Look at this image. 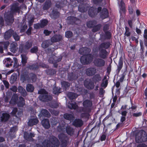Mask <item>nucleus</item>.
I'll list each match as a JSON object with an SVG mask.
<instances>
[{"mask_svg": "<svg viewBox=\"0 0 147 147\" xmlns=\"http://www.w3.org/2000/svg\"><path fill=\"white\" fill-rule=\"evenodd\" d=\"M19 5L18 3H15L11 5L10 11L6 13L4 15V18L6 22L10 23H12L13 22V14L16 12H19L20 8Z\"/></svg>", "mask_w": 147, "mask_h": 147, "instance_id": "1", "label": "nucleus"}, {"mask_svg": "<svg viewBox=\"0 0 147 147\" xmlns=\"http://www.w3.org/2000/svg\"><path fill=\"white\" fill-rule=\"evenodd\" d=\"M92 102L89 100H86L83 102V105L84 107H82L79 109L78 111L81 113L80 117L81 118H88L89 116V113L90 112V108L92 105Z\"/></svg>", "mask_w": 147, "mask_h": 147, "instance_id": "2", "label": "nucleus"}, {"mask_svg": "<svg viewBox=\"0 0 147 147\" xmlns=\"http://www.w3.org/2000/svg\"><path fill=\"white\" fill-rule=\"evenodd\" d=\"M60 143L57 138L54 136H51L48 140H44L42 143V147H58Z\"/></svg>", "mask_w": 147, "mask_h": 147, "instance_id": "3", "label": "nucleus"}, {"mask_svg": "<svg viewBox=\"0 0 147 147\" xmlns=\"http://www.w3.org/2000/svg\"><path fill=\"white\" fill-rule=\"evenodd\" d=\"M38 93L40 94L38 98L42 102H48L52 99V96L49 95L48 93L44 89H42L38 90Z\"/></svg>", "mask_w": 147, "mask_h": 147, "instance_id": "4", "label": "nucleus"}, {"mask_svg": "<svg viewBox=\"0 0 147 147\" xmlns=\"http://www.w3.org/2000/svg\"><path fill=\"white\" fill-rule=\"evenodd\" d=\"M147 141V135L143 130L140 131L136 135L135 141L136 143L144 142Z\"/></svg>", "mask_w": 147, "mask_h": 147, "instance_id": "5", "label": "nucleus"}, {"mask_svg": "<svg viewBox=\"0 0 147 147\" xmlns=\"http://www.w3.org/2000/svg\"><path fill=\"white\" fill-rule=\"evenodd\" d=\"M33 42L30 41L26 42L24 45H20L19 47V50L21 53L25 52L26 51L29 50L32 46Z\"/></svg>", "mask_w": 147, "mask_h": 147, "instance_id": "6", "label": "nucleus"}, {"mask_svg": "<svg viewBox=\"0 0 147 147\" xmlns=\"http://www.w3.org/2000/svg\"><path fill=\"white\" fill-rule=\"evenodd\" d=\"M93 63L95 66L101 67L105 65V61L103 59L100 58H95L94 59Z\"/></svg>", "mask_w": 147, "mask_h": 147, "instance_id": "7", "label": "nucleus"}, {"mask_svg": "<svg viewBox=\"0 0 147 147\" xmlns=\"http://www.w3.org/2000/svg\"><path fill=\"white\" fill-rule=\"evenodd\" d=\"M59 138L61 142V147H66L67 144V136L64 134H61L59 135Z\"/></svg>", "mask_w": 147, "mask_h": 147, "instance_id": "8", "label": "nucleus"}, {"mask_svg": "<svg viewBox=\"0 0 147 147\" xmlns=\"http://www.w3.org/2000/svg\"><path fill=\"white\" fill-rule=\"evenodd\" d=\"M85 86L88 89H92L94 87V83L90 79L85 80L84 82Z\"/></svg>", "mask_w": 147, "mask_h": 147, "instance_id": "9", "label": "nucleus"}, {"mask_svg": "<svg viewBox=\"0 0 147 147\" xmlns=\"http://www.w3.org/2000/svg\"><path fill=\"white\" fill-rule=\"evenodd\" d=\"M98 50L99 51L98 55L100 58L103 59H105L107 58L109 53L105 49H98Z\"/></svg>", "mask_w": 147, "mask_h": 147, "instance_id": "10", "label": "nucleus"}, {"mask_svg": "<svg viewBox=\"0 0 147 147\" xmlns=\"http://www.w3.org/2000/svg\"><path fill=\"white\" fill-rule=\"evenodd\" d=\"M78 77V73L77 72H74L68 74V79L69 81H72L77 80Z\"/></svg>", "mask_w": 147, "mask_h": 147, "instance_id": "11", "label": "nucleus"}, {"mask_svg": "<svg viewBox=\"0 0 147 147\" xmlns=\"http://www.w3.org/2000/svg\"><path fill=\"white\" fill-rule=\"evenodd\" d=\"M83 124L82 120L80 119H76L73 122L72 125L77 127H81Z\"/></svg>", "mask_w": 147, "mask_h": 147, "instance_id": "12", "label": "nucleus"}, {"mask_svg": "<svg viewBox=\"0 0 147 147\" xmlns=\"http://www.w3.org/2000/svg\"><path fill=\"white\" fill-rule=\"evenodd\" d=\"M62 39V36L60 35L56 34L54 35L51 38V42H59Z\"/></svg>", "mask_w": 147, "mask_h": 147, "instance_id": "13", "label": "nucleus"}, {"mask_svg": "<svg viewBox=\"0 0 147 147\" xmlns=\"http://www.w3.org/2000/svg\"><path fill=\"white\" fill-rule=\"evenodd\" d=\"M91 49L87 47H82L80 48L79 51V53L81 55H86L90 52Z\"/></svg>", "mask_w": 147, "mask_h": 147, "instance_id": "14", "label": "nucleus"}, {"mask_svg": "<svg viewBox=\"0 0 147 147\" xmlns=\"http://www.w3.org/2000/svg\"><path fill=\"white\" fill-rule=\"evenodd\" d=\"M96 72V69L95 68L90 67L87 69L86 74L88 76H91L95 74Z\"/></svg>", "mask_w": 147, "mask_h": 147, "instance_id": "15", "label": "nucleus"}, {"mask_svg": "<svg viewBox=\"0 0 147 147\" xmlns=\"http://www.w3.org/2000/svg\"><path fill=\"white\" fill-rule=\"evenodd\" d=\"M39 121L37 118L35 117H31L28 122V126H31L37 124Z\"/></svg>", "mask_w": 147, "mask_h": 147, "instance_id": "16", "label": "nucleus"}, {"mask_svg": "<svg viewBox=\"0 0 147 147\" xmlns=\"http://www.w3.org/2000/svg\"><path fill=\"white\" fill-rule=\"evenodd\" d=\"M110 42H104L101 43L98 47V49L104 50L108 49L110 47Z\"/></svg>", "mask_w": 147, "mask_h": 147, "instance_id": "17", "label": "nucleus"}, {"mask_svg": "<svg viewBox=\"0 0 147 147\" xmlns=\"http://www.w3.org/2000/svg\"><path fill=\"white\" fill-rule=\"evenodd\" d=\"M79 21L78 18L73 16H69L67 18V23L69 24H73L76 23L77 21Z\"/></svg>", "mask_w": 147, "mask_h": 147, "instance_id": "18", "label": "nucleus"}, {"mask_svg": "<svg viewBox=\"0 0 147 147\" xmlns=\"http://www.w3.org/2000/svg\"><path fill=\"white\" fill-rule=\"evenodd\" d=\"M39 115L41 117H50L51 115L49 112L46 109H42Z\"/></svg>", "mask_w": 147, "mask_h": 147, "instance_id": "19", "label": "nucleus"}, {"mask_svg": "<svg viewBox=\"0 0 147 147\" xmlns=\"http://www.w3.org/2000/svg\"><path fill=\"white\" fill-rule=\"evenodd\" d=\"M109 12L106 8H104L102 10L100 13V17L103 19L108 17Z\"/></svg>", "mask_w": 147, "mask_h": 147, "instance_id": "20", "label": "nucleus"}, {"mask_svg": "<svg viewBox=\"0 0 147 147\" xmlns=\"http://www.w3.org/2000/svg\"><path fill=\"white\" fill-rule=\"evenodd\" d=\"M13 30L12 29H9L6 31L4 33V38L5 40H8L9 39L12 35Z\"/></svg>", "mask_w": 147, "mask_h": 147, "instance_id": "21", "label": "nucleus"}, {"mask_svg": "<svg viewBox=\"0 0 147 147\" xmlns=\"http://www.w3.org/2000/svg\"><path fill=\"white\" fill-rule=\"evenodd\" d=\"M41 124L42 126L45 129H48L50 127L49 121L47 119H44L41 121Z\"/></svg>", "mask_w": 147, "mask_h": 147, "instance_id": "22", "label": "nucleus"}, {"mask_svg": "<svg viewBox=\"0 0 147 147\" xmlns=\"http://www.w3.org/2000/svg\"><path fill=\"white\" fill-rule=\"evenodd\" d=\"M93 80L95 84H99V82L102 80V78L100 74H97L93 76Z\"/></svg>", "mask_w": 147, "mask_h": 147, "instance_id": "23", "label": "nucleus"}, {"mask_svg": "<svg viewBox=\"0 0 147 147\" xmlns=\"http://www.w3.org/2000/svg\"><path fill=\"white\" fill-rule=\"evenodd\" d=\"M18 44L16 42H13L10 44V51L13 53H15L17 51L18 48Z\"/></svg>", "mask_w": 147, "mask_h": 147, "instance_id": "24", "label": "nucleus"}, {"mask_svg": "<svg viewBox=\"0 0 147 147\" xmlns=\"http://www.w3.org/2000/svg\"><path fill=\"white\" fill-rule=\"evenodd\" d=\"M3 63L5 65L6 67H9L12 66V63H13V61L10 58H8L4 59L3 61Z\"/></svg>", "mask_w": 147, "mask_h": 147, "instance_id": "25", "label": "nucleus"}, {"mask_svg": "<svg viewBox=\"0 0 147 147\" xmlns=\"http://www.w3.org/2000/svg\"><path fill=\"white\" fill-rule=\"evenodd\" d=\"M18 92L20 93L21 95L24 97L26 96L27 95V93L24 88L22 86H19L18 87Z\"/></svg>", "mask_w": 147, "mask_h": 147, "instance_id": "26", "label": "nucleus"}, {"mask_svg": "<svg viewBox=\"0 0 147 147\" xmlns=\"http://www.w3.org/2000/svg\"><path fill=\"white\" fill-rule=\"evenodd\" d=\"M51 44L52 43L49 40H46L42 42L41 44V47L45 49Z\"/></svg>", "mask_w": 147, "mask_h": 147, "instance_id": "27", "label": "nucleus"}, {"mask_svg": "<svg viewBox=\"0 0 147 147\" xmlns=\"http://www.w3.org/2000/svg\"><path fill=\"white\" fill-rule=\"evenodd\" d=\"M51 3L50 0H47L43 5V9L44 10H48L51 6Z\"/></svg>", "mask_w": 147, "mask_h": 147, "instance_id": "28", "label": "nucleus"}, {"mask_svg": "<svg viewBox=\"0 0 147 147\" xmlns=\"http://www.w3.org/2000/svg\"><path fill=\"white\" fill-rule=\"evenodd\" d=\"M108 84V80L107 79V77L105 76L102 79V82L101 84V86L104 88H105L107 86Z\"/></svg>", "mask_w": 147, "mask_h": 147, "instance_id": "29", "label": "nucleus"}, {"mask_svg": "<svg viewBox=\"0 0 147 147\" xmlns=\"http://www.w3.org/2000/svg\"><path fill=\"white\" fill-rule=\"evenodd\" d=\"M9 115L6 113H3L1 117V121L2 122H5L7 121L9 118Z\"/></svg>", "mask_w": 147, "mask_h": 147, "instance_id": "30", "label": "nucleus"}, {"mask_svg": "<svg viewBox=\"0 0 147 147\" xmlns=\"http://www.w3.org/2000/svg\"><path fill=\"white\" fill-rule=\"evenodd\" d=\"M67 107L70 109H76L78 107V106L76 104V103L74 102V103L68 102L67 104Z\"/></svg>", "mask_w": 147, "mask_h": 147, "instance_id": "31", "label": "nucleus"}, {"mask_svg": "<svg viewBox=\"0 0 147 147\" xmlns=\"http://www.w3.org/2000/svg\"><path fill=\"white\" fill-rule=\"evenodd\" d=\"M18 96L16 94L13 95L11 100L9 102V103L12 104H15L18 99Z\"/></svg>", "mask_w": 147, "mask_h": 147, "instance_id": "32", "label": "nucleus"}, {"mask_svg": "<svg viewBox=\"0 0 147 147\" xmlns=\"http://www.w3.org/2000/svg\"><path fill=\"white\" fill-rule=\"evenodd\" d=\"M25 104V101L24 98L22 96L19 97V101L17 103L19 107H23Z\"/></svg>", "mask_w": 147, "mask_h": 147, "instance_id": "33", "label": "nucleus"}, {"mask_svg": "<svg viewBox=\"0 0 147 147\" xmlns=\"http://www.w3.org/2000/svg\"><path fill=\"white\" fill-rule=\"evenodd\" d=\"M59 16V13L57 11L53 10L51 13L50 14L51 18L55 19L58 18Z\"/></svg>", "mask_w": 147, "mask_h": 147, "instance_id": "34", "label": "nucleus"}, {"mask_svg": "<svg viewBox=\"0 0 147 147\" xmlns=\"http://www.w3.org/2000/svg\"><path fill=\"white\" fill-rule=\"evenodd\" d=\"M67 96L68 98L71 100L75 99L78 97V95L72 92H68Z\"/></svg>", "mask_w": 147, "mask_h": 147, "instance_id": "35", "label": "nucleus"}, {"mask_svg": "<svg viewBox=\"0 0 147 147\" xmlns=\"http://www.w3.org/2000/svg\"><path fill=\"white\" fill-rule=\"evenodd\" d=\"M64 117L65 119L70 121H72L74 118L73 115L68 113L64 114Z\"/></svg>", "mask_w": 147, "mask_h": 147, "instance_id": "36", "label": "nucleus"}, {"mask_svg": "<svg viewBox=\"0 0 147 147\" xmlns=\"http://www.w3.org/2000/svg\"><path fill=\"white\" fill-rule=\"evenodd\" d=\"M123 61L121 57L120 58L118 65H117L118 68L117 70L118 72L119 73L123 67Z\"/></svg>", "mask_w": 147, "mask_h": 147, "instance_id": "37", "label": "nucleus"}, {"mask_svg": "<svg viewBox=\"0 0 147 147\" xmlns=\"http://www.w3.org/2000/svg\"><path fill=\"white\" fill-rule=\"evenodd\" d=\"M12 36L15 40L18 41L20 40V36L18 34L13 30V32L12 35Z\"/></svg>", "mask_w": 147, "mask_h": 147, "instance_id": "38", "label": "nucleus"}, {"mask_svg": "<svg viewBox=\"0 0 147 147\" xmlns=\"http://www.w3.org/2000/svg\"><path fill=\"white\" fill-rule=\"evenodd\" d=\"M21 56L22 59V65L24 66L27 62V60L28 58L26 57V55L24 54H22Z\"/></svg>", "mask_w": 147, "mask_h": 147, "instance_id": "39", "label": "nucleus"}, {"mask_svg": "<svg viewBox=\"0 0 147 147\" xmlns=\"http://www.w3.org/2000/svg\"><path fill=\"white\" fill-rule=\"evenodd\" d=\"M66 131L68 134L70 135H72L74 134V130L70 126H67L66 128Z\"/></svg>", "mask_w": 147, "mask_h": 147, "instance_id": "40", "label": "nucleus"}, {"mask_svg": "<svg viewBox=\"0 0 147 147\" xmlns=\"http://www.w3.org/2000/svg\"><path fill=\"white\" fill-rule=\"evenodd\" d=\"M26 90L28 92H32L34 90V87L32 85L28 84L26 85Z\"/></svg>", "mask_w": 147, "mask_h": 147, "instance_id": "41", "label": "nucleus"}, {"mask_svg": "<svg viewBox=\"0 0 147 147\" xmlns=\"http://www.w3.org/2000/svg\"><path fill=\"white\" fill-rule=\"evenodd\" d=\"M97 24V22L95 20L90 21L87 23V26L88 27H92Z\"/></svg>", "mask_w": 147, "mask_h": 147, "instance_id": "42", "label": "nucleus"}, {"mask_svg": "<svg viewBox=\"0 0 147 147\" xmlns=\"http://www.w3.org/2000/svg\"><path fill=\"white\" fill-rule=\"evenodd\" d=\"M17 78V75L15 74H13L11 76L10 79L11 83H13L16 82Z\"/></svg>", "mask_w": 147, "mask_h": 147, "instance_id": "43", "label": "nucleus"}, {"mask_svg": "<svg viewBox=\"0 0 147 147\" xmlns=\"http://www.w3.org/2000/svg\"><path fill=\"white\" fill-rule=\"evenodd\" d=\"M27 68L31 70H35L38 69V67L37 64H34L32 65H29L27 66Z\"/></svg>", "mask_w": 147, "mask_h": 147, "instance_id": "44", "label": "nucleus"}, {"mask_svg": "<svg viewBox=\"0 0 147 147\" xmlns=\"http://www.w3.org/2000/svg\"><path fill=\"white\" fill-rule=\"evenodd\" d=\"M119 6L121 7V10L122 12L124 13L125 11V4L123 0H121L119 5Z\"/></svg>", "mask_w": 147, "mask_h": 147, "instance_id": "45", "label": "nucleus"}, {"mask_svg": "<svg viewBox=\"0 0 147 147\" xmlns=\"http://www.w3.org/2000/svg\"><path fill=\"white\" fill-rule=\"evenodd\" d=\"M62 56H59L58 57H57L53 55L54 63H57L60 61L62 59Z\"/></svg>", "mask_w": 147, "mask_h": 147, "instance_id": "46", "label": "nucleus"}, {"mask_svg": "<svg viewBox=\"0 0 147 147\" xmlns=\"http://www.w3.org/2000/svg\"><path fill=\"white\" fill-rule=\"evenodd\" d=\"M0 44L3 45L4 49L5 50H7L8 46L9 44V42L8 41L6 42H0Z\"/></svg>", "mask_w": 147, "mask_h": 147, "instance_id": "47", "label": "nucleus"}, {"mask_svg": "<svg viewBox=\"0 0 147 147\" xmlns=\"http://www.w3.org/2000/svg\"><path fill=\"white\" fill-rule=\"evenodd\" d=\"M61 90L60 88L55 87L53 89V93L55 94H58L61 93Z\"/></svg>", "mask_w": 147, "mask_h": 147, "instance_id": "48", "label": "nucleus"}, {"mask_svg": "<svg viewBox=\"0 0 147 147\" xmlns=\"http://www.w3.org/2000/svg\"><path fill=\"white\" fill-rule=\"evenodd\" d=\"M48 23L47 20L44 19L42 20L40 22V24L41 26V28H43L46 26Z\"/></svg>", "mask_w": 147, "mask_h": 147, "instance_id": "49", "label": "nucleus"}, {"mask_svg": "<svg viewBox=\"0 0 147 147\" xmlns=\"http://www.w3.org/2000/svg\"><path fill=\"white\" fill-rule=\"evenodd\" d=\"M73 33L72 32L68 31L65 32V36L68 38H69L72 36Z\"/></svg>", "mask_w": 147, "mask_h": 147, "instance_id": "50", "label": "nucleus"}, {"mask_svg": "<svg viewBox=\"0 0 147 147\" xmlns=\"http://www.w3.org/2000/svg\"><path fill=\"white\" fill-rule=\"evenodd\" d=\"M86 57V58L87 63V64L90 63L92 61V57L90 54H87L85 55Z\"/></svg>", "mask_w": 147, "mask_h": 147, "instance_id": "51", "label": "nucleus"}, {"mask_svg": "<svg viewBox=\"0 0 147 147\" xmlns=\"http://www.w3.org/2000/svg\"><path fill=\"white\" fill-rule=\"evenodd\" d=\"M38 51V49L37 46H34L30 50V52L32 53H36Z\"/></svg>", "mask_w": 147, "mask_h": 147, "instance_id": "52", "label": "nucleus"}, {"mask_svg": "<svg viewBox=\"0 0 147 147\" xmlns=\"http://www.w3.org/2000/svg\"><path fill=\"white\" fill-rule=\"evenodd\" d=\"M86 58V57L85 55L82 56L80 59V60L81 62L84 64H87V63Z\"/></svg>", "mask_w": 147, "mask_h": 147, "instance_id": "53", "label": "nucleus"}, {"mask_svg": "<svg viewBox=\"0 0 147 147\" xmlns=\"http://www.w3.org/2000/svg\"><path fill=\"white\" fill-rule=\"evenodd\" d=\"M101 26V25L100 24L97 25L93 27L92 29V31L94 32H95L99 30L100 29Z\"/></svg>", "mask_w": 147, "mask_h": 147, "instance_id": "54", "label": "nucleus"}, {"mask_svg": "<svg viewBox=\"0 0 147 147\" xmlns=\"http://www.w3.org/2000/svg\"><path fill=\"white\" fill-rule=\"evenodd\" d=\"M50 121L52 125H56L58 123V121H57V119L54 117H52L50 119Z\"/></svg>", "mask_w": 147, "mask_h": 147, "instance_id": "55", "label": "nucleus"}, {"mask_svg": "<svg viewBox=\"0 0 147 147\" xmlns=\"http://www.w3.org/2000/svg\"><path fill=\"white\" fill-rule=\"evenodd\" d=\"M49 105L51 107L53 108H56L58 106V104L55 102H52Z\"/></svg>", "mask_w": 147, "mask_h": 147, "instance_id": "56", "label": "nucleus"}, {"mask_svg": "<svg viewBox=\"0 0 147 147\" xmlns=\"http://www.w3.org/2000/svg\"><path fill=\"white\" fill-rule=\"evenodd\" d=\"M24 137L25 139L27 140H31L30 134H29L28 133H25L24 134Z\"/></svg>", "mask_w": 147, "mask_h": 147, "instance_id": "57", "label": "nucleus"}, {"mask_svg": "<svg viewBox=\"0 0 147 147\" xmlns=\"http://www.w3.org/2000/svg\"><path fill=\"white\" fill-rule=\"evenodd\" d=\"M125 36H129L131 35V32L129 31V28L127 26L125 27Z\"/></svg>", "mask_w": 147, "mask_h": 147, "instance_id": "58", "label": "nucleus"}, {"mask_svg": "<svg viewBox=\"0 0 147 147\" xmlns=\"http://www.w3.org/2000/svg\"><path fill=\"white\" fill-rule=\"evenodd\" d=\"M88 14L91 17H93L95 15V12L92 9H90L88 11Z\"/></svg>", "mask_w": 147, "mask_h": 147, "instance_id": "59", "label": "nucleus"}, {"mask_svg": "<svg viewBox=\"0 0 147 147\" xmlns=\"http://www.w3.org/2000/svg\"><path fill=\"white\" fill-rule=\"evenodd\" d=\"M62 85L65 87L66 90L67 87H68L70 86V83L65 81H63L61 82Z\"/></svg>", "mask_w": 147, "mask_h": 147, "instance_id": "60", "label": "nucleus"}, {"mask_svg": "<svg viewBox=\"0 0 147 147\" xmlns=\"http://www.w3.org/2000/svg\"><path fill=\"white\" fill-rule=\"evenodd\" d=\"M28 28L27 25L26 24H24L20 28V32H24Z\"/></svg>", "mask_w": 147, "mask_h": 147, "instance_id": "61", "label": "nucleus"}, {"mask_svg": "<svg viewBox=\"0 0 147 147\" xmlns=\"http://www.w3.org/2000/svg\"><path fill=\"white\" fill-rule=\"evenodd\" d=\"M50 112L51 114L55 116L57 115L59 113V111L55 110L54 109L51 110Z\"/></svg>", "mask_w": 147, "mask_h": 147, "instance_id": "62", "label": "nucleus"}, {"mask_svg": "<svg viewBox=\"0 0 147 147\" xmlns=\"http://www.w3.org/2000/svg\"><path fill=\"white\" fill-rule=\"evenodd\" d=\"M34 18L32 17L30 18V20L28 21V26H31L33 24L34 22Z\"/></svg>", "mask_w": 147, "mask_h": 147, "instance_id": "63", "label": "nucleus"}, {"mask_svg": "<svg viewBox=\"0 0 147 147\" xmlns=\"http://www.w3.org/2000/svg\"><path fill=\"white\" fill-rule=\"evenodd\" d=\"M78 10L79 11L82 12H85L86 11V9L82 6H80L79 7Z\"/></svg>", "mask_w": 147, "mask_h": 147, "instance_id": "64", "label": "nucleus"}]
</instances>
